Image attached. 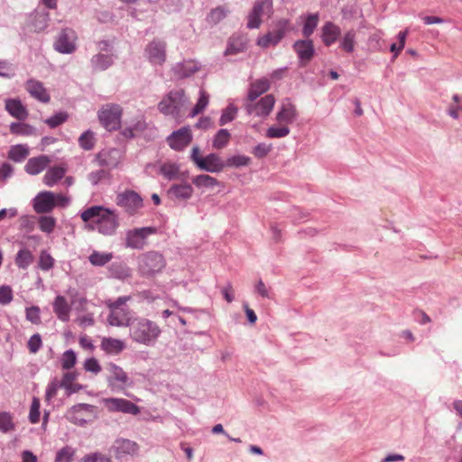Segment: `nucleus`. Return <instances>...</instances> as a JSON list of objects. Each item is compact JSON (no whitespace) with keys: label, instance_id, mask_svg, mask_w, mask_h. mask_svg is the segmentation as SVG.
I'll use <instances>...</instances> for the list:
<instances>
[{"label":"nucleus","instance_id":"2","mask_svg":"<svg viewBox=\"0 0 462 462\" xmlns=\"http://www.w3.org/2000/svg\"><path fill=\"white\" fill-rule=\"evenodd\" d=\"M160 325L145 317L135 316L130 322L129 337L133 342L146 346H153L162 335Z\"/></svg>","mask_w":462,"mask_h":462},{"label":"nucleus","instance_id":"7","mask_svg":"<svg viewBox=\"0 0 462 462\" xmlns=\"http://www.w3.org/2000/svg\"><path fill=\"white\" fill-rule=\"evenodd\" d=\"M187 101L183 89L171 90L158 104V109L164 115L178 116Z\"/></svg>","mask_w":462,"mask_h":462},{"label":"nucleus","instance_id":"1","mask_svg":"<svg viewBox=\"0 0 462 462\" xmlns=\"http://www.w3.org/2000/svg\"><path fill=\"white\" fill-rule=\"evenodd\" d=\"M81 219L88 223L90 230L97 229L104 236L113 235L119 226L117 214L101 206H93L85 209L81 215Z\"/></svg>","mask_w":462,"mask_h":462},{"label":"nucleus","instance_id":"11","mask_svg":"<svg viewBox=\"0 0 462 462\" xmlns=\"http://www.w3.org/2000/svg\"><path fill=\"white\" fill-rule=\"evenodd\" d=\"M272 14L273 0H256L247 16V27L249 29L259 28L262 24V17L264 14L271 16Z\"/></svg>","mask_w":462,"mask_h":462},{"label":"nucleus","instance_id":"36","mask_svg":"<svg viewBox=\"0 0 462 462\" xmlns=\"http://www.w3.org/2000/svg\"><path fill=\"white\" fill-rule=\"evenodd\" d=\"M192 184L198 189H212L219 185V181L210 175L199 174L192 178Z\"/></svg>","mask_w":462,"mask_h":462},{"label":"nucleus","instance_id":"21","mask_svg":"<svg viewBox=\"0 0 462 462\" xmlns=\"http://www.w3.org/2000/svg\"><path fill=\"white\" fill-rule=\"evenodd\" d=\"M293 49L298 54L301 65L305 66L313 58L315 50L311 40H300L295 42Z\"/></svg>","mask_w":462,"mask_h":462},{"label":"nucleus","instance_id":"59","mask_svg":"<svg viewBox=\"0 0 462 462\" xmlns=\"http://www.w3.org/2000/svg\"><path fill=\"white\" fill-rule=\"evenodd\" d=\"M236 108L232 106L226 107L219 119V125H224L233 121L236 117Z\"/></svg>","mask_w":462,"mask_h":462},{"label":"nucleus","instance_id":"58","mask_svg":"<svg viewBox=\"0 0 462 462\" xmlns=\"http://www.w3.org/2000/svg\"><path fill=\"white\" fill-rule=\"evenodd\" d=\"M251 159L245 155H235L227 160V165L234 167L247 166Z\"/></svg>","mask_w":462,"mask_h":462},{"label":"nucleus","instance_id":"63","mask_svg":"<svg viewBox=\"0 0 462 462\" xmlns=\"http://www.w3.org/2000/svg\"><path fill=\"white\" fill-rule=\"evenodd\" d=\"M42 341L39 334L32 335L28 341V349L30 353L35 354L42 347Z\"/></svg>","mask_w":462,"mask_h":462},{"label":"nucleus","instance_id":"46","mask_svg":"<svg viewBox=\"0 0 462 462\" xmlns=\"http://www.w3.org/2000/svg\"><path fill=\"white\" fill-rule=\"evenodd\" d=\"M230 139V134L226 129H220L213 140V146L217 149L225 147Z\"/></svg>","mask_w":462,"mask_h":462},{"label":"nucleus","instance_id":"56","mask_svg":"<svg viewBox=\"0 0 462 462\" xmlns=\"http://www.w3.org/2000/svg\"><path fill=\"white\" fill-rule=\"evenodd\" d=\"M40 400L34 397L29 413V420L32 423H37L40 420Z\"/></svg>","mask_w":462,"mask_h":462},{"label":"nucleus","instance_id":"43","mask_svg":"<svg viewBox=\"0 0 462 462\" xmlns=\"http://www.w3.org/2000/svg\"><path fill=\"white\" fill-rule=\"evenodd\" d=\"M38 226L41 231L51 234L56 226V219L51 216H42L38 219Z\"/></svg>","mask_w":462,"mask_h":462},{"label":"nucleus","instance_id":"31","mask_svg":"<svg viewBox=\"0 0 462 462\" xmlns=\"http://www.w3.org/2000/svg\"><path fill=\"white\" fill-rule=\"evenodd\" d=\"M101 349L107 355H118L125 347V342L113 337H104L100 344Z\"/></svg>","mask_w":462,"mask_h":462},{"label":"nucleus","instance_id":"33","mask_svg":"<svg viewBox=\"0 0 462 462\" xmlns=\"http://www.w3.org/2000/svg\"><path fill=\"white\" fill-rule=\"evenodd\" d=\"M53 311L61 321L69 319L70 307L63 296H57L53 302Z\"/></svg>","mask_w":462,"mask_h":462},{"label":"nucleus","instance_id":"60","mask_svg":"<svg viewBox=\"0 0 462 462\" xmlns=\"http://www.w3.org/2000/svg\"><path fill=\"white\" fill-rule=\"evenodd\" d=\"M26 319L31 321L32 324H40L41 323V316H40V308L37 306H32L27 308L25 310Z\"/></svg>","mask_w":462,"mask_h":462},{"label":"nucleus","instance_id":"23","mask_svg":"<svg viewBox=\"0 0 462 462\" xmlns=\"http://www.w3.org/2000/svg\"><path fill=\"white\" fill-rule=\"evenodd\" d=\"M167 193L171 199L186 201L193 196L194 189L189 183H175L170 187Z\"/></svg>","mask_w":462,"mask_h":462},{"label":"nucleus","instance_id":"37","mask_svg":"<svg viewBox=\"0 0 462 462\" xmlns=\"http://www.w3.org/2000/svg\"><path fill=\"white\" fill-rule=\"evenodd\" d=\"M160 173L167 180H177L180 176V167L173 162H164L160 167Z\"/></svg>","mask_w":462,"mask_h":462},{"label":"nucleus","instance_id":"5","mask_svg":"<svg viewBox=\"0 0 462 462\" xmlns=\"http://www.w3.org/2000/svg\"><path fill=\"white\" fill-rule=\"evenodd\" d=\"M107 386L112 392H124L131 384L127 373L115 363L106 365Z\"/></svg>","mask_w":462,"mask_h":462},{"label":"nucleus","instance_id":"52","mask_svg":"<svg viewBox=\"0 0 462 462\" xmlns=\"http://www.w3.org/2000/svg\"><path fill=\"white\" fill-rule=\"evenodd\" d=\"M208 104V95L206 93V91L201 90L200 97H199L196 106L192 109V111L190 113V116L194 117V116H198L199 114H200L207 107Z\"/></svg>","mask_w":462,"mask_h":462},{"label":"nucleus","instance_id":"29","mask_svg":"<svg viewBox=\"0 0 462 462\" xmlns=\"http://www.w3.org/2000/svg\"><path fill=\"white\" fill-rule=\"evenodd\" d=\"M270 81L267 79H260L250 84L247 97L245 100L254 101L270 88Z\"/></svg>","mask_w":462,"mask_h":462},{"label":"nucleus","instance_id":"42","mask_svg":"<svg viewBox=\"0 0 462 462\" xmlns=\"http://www.w3.org/2000/svg\"><path fill=\"white\" fill-rule=\"evenodd\" d=\"M33 260L32 253L27 249L20 250L15 258V263L19 268L26 269Z\"/></svg>","mask_w":462,"mask_h":462},{"label":"nucleus","instance_id":"16","mask_svg":"<svg viewBox=\"0 0 462 462\" xmlns=\"http://www.w3.org/2000/svg\"><path fill=\"white\" fill-rule=\"evenodd\" d=\"M76 32L72 29L66 28L59 34L54 48L60 53H72L76 50Z\"/></svg>","mask_w":462,"mask_h":462},{"label":"nucleus","instance_id":"8","mask_svg":"<svg viewBox=\"0 0 462 462\" xmlns=\"http://www.w3.org/2000/svg\"><path fill=\"white\" fill-rule=\"evenodd\" d=\"M122 107L117 104L104 105L98 112L101 125L108 131H116L120 127Z\"/></svg>","mask_w":462,"mask_h":462},{"label":"nucleus","instance_id":"49","mask_svg":"<svg viewBox=\"0 0 462 462\" xmlns=\"http://www.w3.org/2000/svg\"><path fill=\"white\" fill-rule=\"evenodd\" d=\"M93 66L97 69H106L112 64V58L108 55L98 54L91 60Z\"/></svg>","mask_w":462,"mask_h":462},{"label":"nucleus","instance_id":"14","mask_svg":"<svg viewBox=\"0 0 462 462\" xmlns=\"http://www.w3.org/2000/svg\"><path fill=\"white\" fill-rule=\"evenodd\" d=\"M106 409L110 412H123L132 415L140 413V408L134 402L123 398H106L103 400Z\"/></svg>","mask_w":462,"mask_h":462},{"label":"nucleus","instance_id":"30","mask_svg":"<svg viewBox=\"0 0 462 462\" xmlns=\"http://www.w3.org/2000/svg\"><path fill=\"white\" fill-rule=\"evenodd\" d=\"M6 111L18 120H24L28 117V111L19 99H7L5 101Z\"/></svg>","mask_w":462,"mask_h":462},{"label":"nucleus","instance_id":"50","mask_svg":"<svg viewBox=\"0 0 462 462\" xmlns=\"http://www.w3.org/2000/svg\"><path fill=\"white\" fill-rule=\"evenodd\" d=\"M75 455V449L66 446L60 449L55 457V462H70Z\"/></svg>","mask_w":462,"mask_h":462},{"label":"nucleus","instance_id":"38","mask_svg":"<svg viewBox=\"0 0 462 462\" xmlns=\"http://www.w3.org/2000/svg\"><path fill=\"white\" fill-rule=\"evenodd\" d=\"M29 155V149L26 145H13L8 152V158L14 162H20Z\"/></svg>","mask_w":462,"mask_h":462},{"label":"nucleus","instance_id":"32","mask_svg":"<svg viewBox=\"0 0 462 462\" xmlns=\"http://www.w3.org/2000/svg\"><path fill=\"white\" fill-rule=\"evenodd\" d=\"M67 168L64 166L51 167L43 176V183L48 187H52L65 176Z\"/></svg>","mask_w":462,"mask_h":462},{"label":"nucleus","instance_id":"27","mask_svg":"<svg viewBox=\"0 0 462 462\" xmlns=\"http://www.w3.org/2000/svg\"><path fill=\"white\" fill-rule=\"evenodd\" d=\"M321 32L322 42L326 46H330L331 44L336 42L339 35L341 34V30L339 26H337L332 22H327L322 26Z\"/></svg>","mask_w":462,"mask_h":462},{"label":"nucleus","instance_id":"22","mask_svg":"<svg viewBox=\"0 0 462 462\" xmlns=\"http://www.w3.org/2000/svg\"><path fill=\"white\" fill-rule=\"evenodd\" d=\"M121 157L122 152L120 150L115 148L105 149L97 153V161L101 166L115 168L119 164Z\"/></svg>","mask_w":462,"mask_h":462},{"label":"nucleus","instance_id":"64","mask_svg":"<svg viewBox=\"0 0 462 462\" xmlns=\"http://www.w3.org/2000/svg\"><path fill=\"white\" fill-rule=\"evenodd\" d=\"M67 114L58 113L55 116L45 120V123L51 128H55L67 120Z\"/></svg>","mask_w":462,"mask_h":462},{"label":"nucleus","instance_id":"12","mask_svg":"<svg viewBox=\"0 0 462 462\" xmlns=\"http://www.w3.org/2000/svg\"><path fill=\"white\" fill-rule=\"evenodd\" d=\"M157 229L152 226L134 228L126 233L125 245L133 249H143L147 245L148 236L156 234Z\"/></svg>","mask_w":462,"mask_h":462},{"label":"nucleus","instance_id":"45","mask_svg":"<svg viewBox=\"0 0 462 462\" xmlns=\"http://www.w3.org/2000/svg\"><path fill=\"white\" fill-rule=\"evenodd\" d=\"M356 32L354 30L346 32L340 43L341 48L346 52H352L355 49Z\"/></svg>","mask_w":462,"mask_h":462},{"label":"nucleus","instance_id":"3","mask_svg":"<svg viewBox=\"0 0 462 462\" xmlns=\"http://www.w3.org/2000/svg\"><path fill=\"white\" fill-rule=\"evenodd\" d=\"M129 297H119L116 300H108L106 302L109 308V314L107 316V322L113 327H128L130 328V322L134 317L131 315L128 308L124 307Z\"/></svg>","mask_w":462,"mask_h":462},{"label":"nucleus","instance_id":"40","mask_svg":"<svg viewBox=\"0 0 462 462\" xmlns=\"http://www.w3.org/2000/svg\"><path fill=\"white\" fill-rule=\"evenodd\" d=\"M113 258L112 253H101L94 251L88 257V260L92 265L103 266L109 263Z\"/></svg>","mask_w":462,"mask_h":462},{"label":"nucleus","instance_id":"51","mask_svg":"<svg viewBox=\"0 0 462 462\" xmlns=\"http://www.w3.org/2000/svg\"><path fill=\"white\" fill-rule=\"evenodd\" d=\"M79 143L84 150L89 151L93 149L95 145L94 134L91 131L83 133L79 139Z\"/></svg>","mask_w":462,"mask_h":462},{"label":"nucleus","instance_id":"25","mask_svg":"<svg viewBox=\"0 0 462 462\" xmlns=\"http://www.w3.org/2000/svg\"><path fill=\"white\" fill-rule=\"evenodd\" d=\"M51 159L47 155H40L28 160L25 164V171L30 175L41 173L51 163Z\"/></svg>","mask_w":462,"mask_h":462},{"label":"nucleus","instance_id":"13","mask_svg":"<svg viewBox=\"0 0 462 462\" xmlns=\"http://www.w3.org/2000/svg\"><path fill=\"white\" fill-rule=\"evenodd\" d=\"M166 42L154 39L147 44L144 53L148 60L153 65H162L166 61Z\"/></svg>","mask_w":462,"mask_h":462},{"label":"nucleus","instance_id":"34","mask_svg":"<svg viewBox=\"0 0 462 462\" xmlns=\"http://www.w3.org/2000/svg\"><path fill=\"white\" fill-rule=\"evenodd\" d=\"M146 128V123L143 116H138L134 122H133L131 125L125 126L121 134L125 138H133L136 136L137 134L143 133Z\"/></svg>","mask_w":462,"mask_h":462},{"label":"nucleus","instance_id":"6","mask_svg":"<svg viewBox=\"0 0 462 462\" xmlns=\"http://www.w3.org/2000/svg\"><path fill=\"white\" fill-rule=\"evenodd\" d=\"M273 26L272 31L257 39L259 47L265 49L269 46H275L285 36L286 32L292 29L291 22L284 18L277 20Z\"/></svg>","mask_w":462,"mask_h":462},{"label":"nucleus","instance_id":"24","mask_svg":"<svg viewBox=\"0 0 462 462\" xmlns=\"http://www.w3.org/2000/svg\"><path fill=\"white\" fill-rule=\"evenodd\" d=\"M25 88L32 97L42 103H48L51 99L47 89L40 81L30 79L26 82Z\"/></svg>","mask_w":462,"mask_h":462},{"label":"nucleus","instance_id":"18","mask_svg":"<svg viewBox=\"0 0 462 462\" xmlns=\"http://www.w3.org/2000/svg\"><path fill=\"white\" fill-rule=\"evenodd\" d=\"M33 210L37 214L51 212L55 208L54 193L51 191H41L32 200Z\"/></svg>","mask_w":462,"mask_h":462},{"label":"nucleus","instance_id":"39","mask_svg":"<svg viewBox=\"0 0 462 462\" xmlns=\"http://www.w3.org/2000/svg\"><path fill=\"white\" fill-rule=\"evenodd\" d=\"M10 132L14 134L31 136L35 134V129L32 125L25 123H12Z\"/></svg>","mask_w":462,"mask_h":462},{"label":"nucleus","instance_id":"54","mask_svg":"<svg viewBox=\"0 0 462 462\" xmlns=\"http://www.w3.org/2000/svg\"><path fill=\"white\" fill-rule=\"evenodd\" d=\"M77 361L76 354L73 350L69 349L63 353L61 357V367L65 370L72 368Z\"/></svg>","mask_w":462,"mask_h":462},{"label":"nucleus","instance_id":"4","mask_svg":"<svg viewBox=\"0 0 462 462\" xmlns=\"http://www.w3.org/2000/svg\"><path fill=\"white\" fill-rule=\"evenodd\" d=\"M166 265L164 256L155 251H150L138 257V269L143 276H152L162 271Z\"/></svg>","mask_w":462,"mask_h":462},{"label":"nucleus","instance_id":"48","mask_svg":"<svg viewBox=\"0 0 462 462\" xmlns=\"http://www.w3.org/2000/svg\"><path fill=\"white\" fill-rule=\"evenodd\" d=\"M290 134V128L286 125L271 126L266 132L268 138H282L285 137Z\"/></svg>","mask_w":462,"mask_h":462},{"label":"nucleus","instance_id":"19","mask_svg":"<svg viewBox=\"0 0 462 462\" xmlns=\"http://www.w3.org/2000/svg\"><path fill=\"white\" fill-rule=\"evenodd\" d=\"M170 147L176 151H181L192 141V134L189 127L185 126L173 132L167 139Z\"/></svg>","mask_w":462,"mask_h":462},{"label":"nucleus","instance_id":"44","mask_svg":"<svg viewBox=\"0 0 462 462\" xmlns=\"http://www.w3.org/2000/svg\"><path fill=\"white\" fill-rule=\"evenodd\" d=\"M245 50V43L243 42L242 39L232 38L228 42V46L225 51V55L237 54L239 52H243Z\"/></svg>","mask_w":462,"mask_h":462},{"label":"nucleus","instance_id":"53","mask_svg":"<svg viewBox=\"0 0 462 462\" xmlns=\"http://www.w3.org/2000/svg\"><path fill=\"white\" fill-rule=\"evenodd\" d=\"M14 424L13 422V417L8 412H0V431L6 433L13 430Z\"/></svg>","mask_w":462,"mask_h":462},{"label":"nucleus","instance_id":"15","mask_svg":"<svg viewBox=\"0 0 462 462\" xmlns=\"http://www.w3.org/2000/svg\"><path fill=\"white\" fill-rule=\"evenodd\" d=\"M116 201L119 207L124 208L130 215L135 214L143 207L142 198L133 190H126L118 194Z\"/></svg>","mask_w":462,"mask_h":462},{"label":"nucleus","instance_id":"57","mask_svg":"<svg viewBox=\"0 0 462 462\" xmlns=\"http://www.w3.org/2000/svg\"><path fill=\"white\" fill-rule=\"evenodd\" d=\"M407 35H408V31L407 30H405L403 32H400L398 33L399 44L397 45L396 43H393L391 45L390 50H391L392 52H394V57H397L398 54L404 48Z\"/></svg>","mask_w":462,"mask_h":462},{"label":"nucleus","instance_id":"35","mask_svg":"<svg viewBox=\"0 0 462 462\" xmlns=\"http://www.w3.org/2000/svg\"><path fill=\"white\" fill-rule=\"evenodd\" d=\"M78 374L76 372H67L63 374L62 380L60 383L68 394L78 393L81 389V385L75 383Z\"/></svg>","mask_w":462,"mask_h":462},{"label":"nucleus","instance_id":"26","mask_svg":"<svg viewBox=\"0 0 462 462\" xmlns=\"http://www.w3.org/2000/svg\"><path fill=\"white\" fill-rule=\"evenodd\" d=\"M297 116V110L293 104L291 102H283L281 109L276 115V120L282 125L291 124Z\"/></svg>","mask_w":462,"mask_h":462},{"label":"nucleus","instance_id":"9","mask_svg":"<svg viewBox=\"0 0 462 462\" xmlns=\"http://www.w3.org/2000/svg\"><path fill=\"white\" fill-rule=\"evenodd\" d=\"M275 104V98L273 95H266L261 97L259 100L254 99V101L245 100L244 107L246 113L250 116L265 117L270 115Z\"/></svg>","mask_w":462,"mask_h":462},{"label":"nucleus","instance_id":"28","mask_svg":"<svg viewBox=\"0 0 462 462\" xmlns=\"http://www.w3.org/2000/svg\"><path fill=\"white\" fill-rule=\"evenodd\" d=\"M199 168L209 172H219L223 170L224 164L218 155L210 153L199 160Z\"/></svg>","mask_w":462,"mask_h":462},{"label":"nucleus","instance_id":"62","mask_svg":"<svg viewBox=\"0 0 462 462\" xmlns=\"http://www.w3.org/2000/svg\"><path fill=\"white\" fill-rule=\"evenodd\" d=\"M60 386V383L58 379H53L47 386L45 398L46 401H51L57 395L58 390Z\"/></svg>","mask_w":462,"mask_h":462},{"label":"nucleus","instance_id":"61","mask_svg":"<svg viewBox=\"0 0 462 462\" xmlns=\"http://www.w3.org/2000/svg\"><path fill=\"white\" fill-rule=\"evenodd\" d=\"M13 300V291L7 285L0 286V304L6 305Z\"/></svg>","mask_w":462,"mask_h":462},{"label":"nucleus","instance_id":"17","mask_svg":"<svg viewBox=\"0 0 462 462\" xmlns=\"http://www.w3.org/2000/svg\"><path fill=\"white\" fill-rule=\"evenodd\" d=\"M112 450L116 458H123L126 456H136L139 452V445L127 439H117L115 440Z\"/></svg>","mask_w":462,"mask_h":462},{"label":"nucleus","instance_id":"10","mask_svg":"<svg viewBox=\"0 0 462 462\" xmlns=\"http://www.w3.org/2000/svg\"><path fill=\"white\" fill-rule=\"evenodd\" d=\"M272 14L273 0H256L247 16V27L249 29L259 28L262 24V17L264 14L271 16Z\"/></svg>","mask_w":462,"mask_h":462},{"label":"nucleus","instance_id":"47","mask_svg":"<svg viewBox=\"0 0 462 462\" xmlns=\"http://www.w3.org/2000/svg\"><path fill=\"white\" fill-rule=\"evenodd\" d=\"M227 13L228 11L225 10L223 7L218 6L211 10L207 17V21L210 24H217L226 16Z\"/></svg>","mask_w":462,"mask_h":462},{"label":"nucleus","instance_id":"55","mask_svg":"<svg viewBox=\"0 0 462 462\" xmlns=\"http://www.w3.org/2000/svg\"><path fill=\"white\" fill-rule=\"evenodd\" d=\"M54 265L53 257L46 251H42L39 258V266L42 270L48 271Z\"/></svg>","mask_w":462,"mask_h":462},{"label":"nucleus","instance_id":"41","mask_svg":"<svg viewBox=\"0 0 462 462\" xmlns=\"http://www.w3.org/2000/svg\"><path fill=\"white\" fill-rule=\"evenodd\" d=\"M319 14H309L304 22L302 34L309 38L315 31L319 23Z\"/></svg>","mask_w":462,"mask_h":462},{"label":"nucleus","instance_id":"20","mask_svg":"<svg viewBox=\"0 0 462 462\" xmlns=\"http://www.w3.org/2000/svg\"><path fill=\"white\" fill-rule=\"evenodd\" d=\"M92 411L93 406L86 403H79L74 405L69 411H68L67 418L75 424L83 425L89 420Z\"/></svg>","mask_w":462,"mask_h":462}]
</instances>
